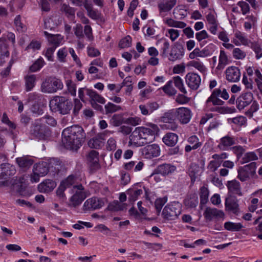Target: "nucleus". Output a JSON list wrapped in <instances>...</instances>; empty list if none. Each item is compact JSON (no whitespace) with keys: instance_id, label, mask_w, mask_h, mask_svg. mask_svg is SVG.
<instances>
[{"instance_id":"nucleus-48","label":"nucleus","mask_w":262,"mask_h":262,"mask_svg":"<svg viewBox=\"0 0 262 262\" xmlns=\"http://www.w3.org/2000/svg\"><path fill=\"white\" fill-rule=\"evenodd\" d=\"M173 81L176 87H177L182 93L185 94L187 91L185 90L183 80L179 76L173 77Z\"/></svg>"},{"instance_id":"nucleus-63","label":"nucleus","mask_w":262,"mask_h":262,"mask_svg":"<svg viewBox=\"0 0 262 262\" xmlns=\"http://www.w3.org/2000/svg\"><path fill=\"white\" fill-rule=\"evenodd\" d=\"M232 53L233 57L236 59H242L246 55L245 52L238 48L234 49Z\"/></svg>"},{"instance_id":"nucleus-62","label":"nucleus","mask_w":262,"mask_h":262,"mask_svg":"<svg viewBox=\"0 0 262 262\" xmlns=\"http://www.w3.org/2000/svg\"><path fill=\"white\" fill-rule=\"evenodd\" d=\"M235 36L238 39L241 43L245 46H249V43L251 42L243 34L239 31H237L235 33Z\"/></svg>"},{"instance_id":"nucleus-57","label":"nucleus","mask_w":262,"mask_h":262,"mask_svg":"<svg viewBox=\"0 0 262 262\" xmlns=\"http://www.w3.org/2000/svg\"><path fill=\"white\" fill-rule=\"evenodd\" d=\"M112 124L115 126H119L123 123V118L121 114H115L111 118Z\"/></svg>"},{"instance_id":"nucleus-23","label":"nucleus","mask_w":262,"mask_h":262,"mask_svg":"<svg viewBox=\"0 0 262 262\" xmlns=\"http://www.w3.org/2000/svg\"><path fill=\"white\" fill-rule=\"evenodd\" d=\"M202 169L199 165L195 163H192L188 169V174L191 178L192 182L195 181V179L201 175Z\"/></svg>"},{"instance_id":"nucleus-7","label":"nucleus","mask_w":262,"mask_h":262,"mask_svg":"<svg viewBox=\"0 0 262 262\" xmlns=\"http://www.w3.org/2000/svg\"><path fill=\"white\" fill-rule=\"evenodd\" d=\"M49 171V164L47 162H42L36 164L33 166V174L31 175V181L37 182L40 177L46 176Z\"/></svg>"},{"instance_id":"nucleus-42","label":"nucleus","mask_w":262,"mask_h":262,"mask_svg":"<svg viewBox=\"0 0 262 262\" xmlns=\"http://www.w3.org/2000/svg\"><path fill=\"white\" fill-rule=\"evenodd\" d=\"M61 11L64 13L66 15L70 18H72L75 16V8L70 6L69 5L63 4L61 5Z\"/></svg>"},{"instance_id":"nucleus-6","label":"nucleus","mask_w":262,"mask_h":262,"mask_svg":"<svg viewBox=\"0 0 262 262\" xmlns=\"http://www.w3.org/2000/svg\"><path fill=\"white\" fill-rule=\"evenodd\" d=\"M180 213L181 205L175 202L167 205L162 212L163 217L168 220H175Z\"/></svg>"},{"instance_id":"nucleus-38","label":"nucleus","mask_w":262,"mask_h":262,"mask_svg":"<svg viewBox=\"0 0 262 262\" xmlns=\"http://www.w3.org/2000/svg\"><path fill=\"white\" fill-rule=\"evenodd\" d=\"M86 94L90 97L91 102H98L101 104H104L105 102L104 98L92 90H86Z\"/></svg>"},{"instance_id":"nucleus-28","label":"nucleus","mask_w":262,"mask_h":262,"mask_svg":"<svg viewBox=\"0 0 262 262\" xmlns=\"http://www.w3.org/2000/svg\"><path fill=\"white\" fill-rule=\"evenodd\" d=\"M25 90L27 92L31 91L35 85L36 76L34 74L27 75L24 77Z\"/></svg>"},{"instance_id":"nucleus-47","label":"nucleus","mask_w":262,"mask_h":262,"mask_svg":"<svg viewBox=\"0 0 262 262\" xmlns=\"http://www.w3.org/2000/svg\"><path fill=\"white\" fill-rule=\"evenodd\" d=\"M208 196H209V190L208 189L203 186L200 189V201L201 204L202 205H204L207 203L208 200Z\"/></svg>"},{"instance_id":"nucleus-41","label":"nucleus","mask_w":262,"mask_h":262,"mask_svg":"<svg viewBox=\"0 0 262 262\" xmlns=\"http://www.w3.org/2000/svg\"><path fill=\"white\" fill-rule=\"evenodd\" d=\"M211 111L216 112L221 114H232L236 112L234 107L225 106H214L209 108Z\"/></svg>"},{"instance_id":"nucleus-59","label":"nucleus","mask_w":262,"mask_h":262,"mask_svg":"<svg viewBox=\"0 0 262 262\" xmlns=\"http://www.w3.org/2000/svg\"><path fill=\"white\" fill-rule=\"evenodd\" d=\"M66 84L68 87L69 92L73 96L76 95V85L71 80H68L66 81Z\"/></svg>"},{"instance_id":"nucleus-64","label":"nucleus","mask_w":262,"mask_h":262,"mask_svg":"<svg viewBox=\"0 0 262 262\" xmlns=\"http://www.w3.org/2000/svg\"><path fill=\"white\" fill-rule=\"evenodd\" d=\"M98 154V152L96 150L90 151L87 155V160L89 162L99 161Z\"/></svg>"},{"instance_id":"nucleus-13","label":"nucleus","mask_w":262,"mask_h":262,"mask_svg":"<svg viewBox=\"0 0 262 262\" xmlns=\"http://www.w3.org/2000/svg\"><path fill=\"white\" fill-rule=\"evenodd\" d=\"M252 100L253 94L251 92L243 94L236 99V107L239 110H243L249 105Z\"/></svg>"},{"instance_id":"nucleus-1","label":"nucleus","mask_w":262,"mask_h":262,"mask_svg":"<svg viewBox=\"0 0 262 262\" xmlns=\"http://www.w3.org/2000/svg\"><path fill=\"white\" fill-rule=\"evenodd\" d=\"M84 138L83 128L78 125H73L63 130L62 142L66 148L77 150L81 146Z\"/></svg>"},{"instance_id":"nucleus-19","label":"nucleus","mask_w":262,"mask_h":262,"mask_svg":"<svg viewBox=\"0 0 262 262\" xmlns=\"http://www.w3.org/2000/svg\"><path fill=\"white\" fill-rule=\"evenodd\" d=\"M176 167L170 164L164 163L158 165L155 169L156 173H159L163 176H166L174 172Z\"/></svg>"},{"instance_id":"nucleus-44","label":"nucleus","mask_w":262,"mask_h":262,"mask_svg":"<svg viewBox=\"0 0 262 262\" xmlns=\"http://www.w3.org/2000/svg\"><path fill=\"white\" fill-rule=\"evenodd\" d=\"M45 62L43 58L40 57L37 59L33 64L29 67V71L31 72H35L39 71L45 64Z\"/></svg>"},{"instance_id":"nucleus-3","label":"nucleus","mask_w":262,"mask_h":262,"mask_svg":"<svg viewBox=\"0 0 262 262\" xmlns=\"http://www.w3.org/2000/svg\"><path fill=\"white\" fill-rule=\"evenodd\" d=\"M256 163L255 162L239 167L237 170V178L242 182L249 180L251 178L256 177Z\"/></svg>"},{"instance_id":"nucleus-2","label":"nucleus","mask_w":262,"mask_h":262,"mask_svg":"<svg viewBox=\"0 0 262 262\" xmlns=\"http://www.w3.org/2000/svg\"><path fill=\"white\" fill-rule=\"evenodd\" d=\"M50 106L54 112H58L62 115H67L71 111L73 103L64 97L56 96L50 101Z\"/></svg>"},{"instance_id":"nucleus-43","label":"nucleus","mask_w":262,"mask_h":262,"mask_svg":"<svg viewBox=\"0 0 262 262\" xmlns=\"http://www.w3.org/2000/svg\"><path fill=\"white\" fill-rule=\"evenodd\" d=\"M215 95V93H212L207 100L206 104L208 107L210 106V103H212L213 105H222L224 104V101L219 99V97Z\"/></svg>"},{"instance_id":"nucleus-30","label":"nucleus","mask_w":262,"mask_h":262,"mask_svg":"<svg viewBox=\"0 0 262 262\" xmlns=\"http://www.w3.org/2000/svg\"><path fill=\"white\" fill-rule=\"evenodd\" d=\"M235 141V138L226 136L221 139L219 146L223 149H226V148L235 144L236 143Z\"/></svg>"},{"instance_id":"nucleus-34","label":"nucleus","mask_w":262,"mask_h":262,"mask_svg":"<svg viewBox=\"0 0 262 262\" xmlns=\"http://www.w3.org/2000/svg\"><path fill=\"white\" fill-rule=\"evenodd\" d=\"M83 6L86 10L88 15L93 19H97L99 17V14L96 11L94 10L93 5L89 3L88 0H85L83 3Z\"/></svg>"},{"instance_id":"nucleus-36","label":"nucleus","mask_w":262,"mask_h":262,"mask_svg":"<svg viewBox=\"0 0 262 262\" xmlns=\"http://www.w3.org/2000/svg\"><path fill=\"white\" fill-rule=\"evenodd\" d=\"M172 13L176 19L184 18L187 15V10L183 6H178L174 9Z\"/></svg>"},{"instance_id":"nucleus-16","label":"nucleus","mask_w":262,"mask_h":262,"mask_svg":"<svg viewBox=\"0 0 262 262\" xmlns=\"http://www.w3.org/2000/svg\"><path fill=\"white\" fill-rule=\"evenodd\" d=\"M226 79L231 82H236L239 81L241 77L239 69L236 67H228L225 72Z\"/></svg>"},{"instance_id":"nucleus-53","label":"nucleus","mask_w":262,"mask_h":262,"mask_svg":"<svg viewBox=\"0 0 262 262\" xmlns=\"http://www.w3.org/2000/svg\"><path fill=\"white\" fill-rule=\"evenodd\" d=\"M166 24L169 27L184 28L186 24L183 21H176L172 18H168L166 20Z\"/></svg>"},{"instance_id":"nucleus-39","label":"nucleus","mask_w":262,"mask_h":262,"mask_svg":"<svg viewBox=\"0 0 262 262\" xmlns=\"http://www.w3.org/2000/svg\"><path fill=\"white\" fill-rule=\"evenodd\" d=\"M228 63V58L224 50L220 51L219 63L216 69L219 70H223L225 67Z\"/></svg>"},{"instance_id":"nucleus-61","label":"nucleus","mask_w":262,"mask_h":262,"mask_svg":"<svg viewBox=\"0 0 262 262\" xmlns=\"http://www.w3.org/2000/svg\"><path fill=\"white\" fill-rule=\"evenodd\" d=\"M74 34L79 39H82L84 37L83 33V27L80 24H77L76 26L73 28Z\"/></svg>"},{"instance_id":"nucleus-55","label":"nucleus","mask_w":262,"mask_h":262,"mask_svg":"<svg viewBox=\"0 0 262 262\" xmlns=\"http://www.w3.org/2000/svg\"><path fill=\"white\" fill-rule=\"evenodd\" d=\"M143 191L141 189H129L127 193L129 194L128 200L130 202H134L138 198V197L142 193Z\"/></svg>"},{"instance_id":"nucleus-5","label":"nucleus","mask_w":262,"mask_h":262,"mask_svg":"<svg viewBox=\"0 0 262 262\" xmlns=\"http://www.w3.org/2000/svg\"><path fill=\"white\" fill-rule=\"evenodd\" d=\"M63 88L61 81L55 77H49L41 85V90L43 93H54Z\"/></svg>"},{"instance_id":"nucleus-15","label":"nucleus","mask_w":262,"mask_h":262,"mask_svg":"<svg viewBox=\"0 0 262 262\" xmlns=\"http://www.w3.org/2000/svg\"><path fill=\"white\" fill-rule=\"evenodd\" d=\"M224 215L225 214L222 210L216 208L207 207L204 212V217L209 221H212L213 219L223 218Z\"/></svg>"},{"instance_id":"nucleus-10","label":"nucleus","mask_w":262,"mask_h":262,"mask_svg":"<svg viewBox=\"0 0 262 262\" xmlns=\"http://www.w3.org/2000/svg\"><path fill=\"white\" fill-rule=\"evenodd\" d=\"M31 131L35 137L41 140H45L50 135L49 128L38 124H34Z\"/></svg>"},{"instance_id":"nucleus-52","label":"nucleus","mask_w":262,"mask_h":262,"mask_svg":"<svg viewBox=\"0 0 262 262\" xmlns=\"http://www.w3.org/2000/svg\"><path fill=\"white\" fill-rule=\"evenodd\" d=\"M188 142L193 147V150L198 149L202 145V143L199 141V138L195 135L190 136L188 139Z\"/></svg>"},{"instance_id":"nucleus-32","label":"nucleus","mask_w":262,"mask_h":262,"mask_svg":"<svg viewBox=\"0 0 262 262\" xmlns=\"http://www.w3.org/2000/svg\"><path fill=\"white\" fill-rule=\"evenodd\" d=\"M77 180V178L76 176L71 174L61 181L60 184L62 185L63 187H65L66 189L72 186H73L74 189H77V187H74L75 186L78 185H76Z\"/></svg>"},{"instance_id":"nucleus-40","label":"nucleus","mask_w":262,"mask_h":262,"mask_svg":"<svg viewBox=\"0 0 262 262\" xmlns=\"http://www.w3.org/2000/svg\"><path fill=\"white\" fill-rule=\"evenodd\" d=\"M244 227L240 223H233L227 222L224 224V228L226 230L230 231H239Z\"/></svg>"},{"instance_id":"nucleus-58","label":"nucleus","mask_w":262,"mask_h":262,"mask_svg":"<svg viewBox=\"0 0 262 262\" xmlns=\"http://www.w3.org/2000/svg\"><path fill=\"white\" fill-rule=\"evenodd\" d=\"M132 44V38L130 36L128 35L122 39L119 43V47L120 48H128Z\"/></svg>"},{"instance_id":"nucleus-25","label":"nucleus","mask_w":262,"mask_h":262,"mask_svg":"<svg viewBox=\"0 0 262 262\" xmlns=\"http://www.w3.org/2000/svg\"><path fill=\"white\" fill-rule=\"evenodd\" d=\"M44 34L48 38L49 42L52 45V47H55L56 49L59 46L63 38L60 35H53L45 31Z\"/></svg>"},{"instance_id":"nucleus-24","label":"nucleus","mask_w":262,"mask_h":262,"mask_svg":"<svg viewBox=\"0 0 262 262\" xmlns=\"http://www.w3.org/2000/svg\"><path fill=\"white\" fill-rule=\"evenodd\" d=\"M1 171V176L2 177L5 176H10L15 174V167L9 163H3L0 166Z\"/></svg>"},{"instance_id":"nucleus-18","label":"nucleus","mask_w":262,"mask_h":262,"mask_svg":"<svg viewBox=\"0 0 262 262\" xmlns=\"http://www.w3.org/2000/svg\"><path fill=\"white\" fill-rule=\"evenodd\" d=\"M225 209L233 213H236L239 210L237 199L231 194H228L225 200Z\"/></svg>"},{"instance_id":"nucleus-8","label":"nucleus","mask_w":262,"mask_h":262,"mask_svg":"<svg viewBox=\"0 0 262 262\" xmlns=\"http://www.w3.org/2000/svg\"><path fill=\"white\" fill-rule=\"evenodd\" d=\"M106 200L97 197H93L87 200L84 203L83 208L85 210H94L101 208L105 205Z\"/></svg>"},{"instance_id":"nucleus-56","label":"nucleus","mask_w":262,"mask_h":262,"mask_svg":"<svg viewBox=\"0 0 262 262\" xmlns=\"http://www.w3.org/2000/svg\"><path fill=\"white\" fill-rule=\"evenodd\" d=\"M212 93H215L216 96L220 97L224 100H227L229 97L228 92L224 88L216 89L214 90Z\"/></svg>"},{"instance_id":"nucleus-4","label":"nucleus","mask_w":262,"mask_h":262,"mask_svg":"<svg viewBox=\"0 0 262 262\" xmlns=\"http://www.w3.org/2000/svg\"><path fill=\"white\" fill-rule=\"evenodd\" d=\"M140 133L143 141L145 144L153 142L155 139V136L157 135L159 132L158 126L155 124H150L148 127H137Z\"/></svg>"},{"instance_id":"nucleus-14","label":"nucleus","mask_w":262,"mask_h":262,"mask_svg":"<svg viewBox=\"0 0 262 262\" xmlns=\"http://www.w3.org/2000/svg\"><path fill=\"white\" fill-rule=\"evenodd\" d=\"M184 49L182 45L179 43H176L172 47L168 59L170 61H174L180 59L184 55Z\"/></svg>"},{"instance_id":"nucleus-29","label":"nucleus","mask_w":262,"mask_h":262,"mask_svg":"<svg viewBox=\"0 0 262 262\" xmlns=\"http://www.w3.org/2000/svg\"><path fill=\"white\" fill-rule=\"evenodd\" d=\"M178 136L174 133H167L163 138V142L168 146H173L177 143Z\"/></svg>"},{"instance_id":"nucleus-45","label":"nucleus","mask_w":262,"mask_h":262,"mask_svg":"<svg viewBox=\"0 0 262 262\" xmlns=\"http://www.w3.org/2000/svg\"><path fill=\"white\" fill-rule=\"evenodd\" d=\"M172 84V81L170 80L162 88L164 92L169 96H173L177 93V91L173 88Z\"/></svg>"},{"instance_id":"nucleus-21","label":"nucleus","mask_w":262,"mask_h":262,"mask_svg":"<svg viewBox=\"0 0 262 262\" xmlns=\"http://www.w3.org/2000/svg\"><path fill=\"white\" fill-rule=\"evenodd\" d=\"M56 186L55 181L46 180L38 186V189L40 192H49L52 191Z\"/></svg>"},{"instance_id":"nucleus-35","label":"nucleus","mask_w":262,"mask_h":262,"mask_svg":"<svg viewBox=\"0 0 262 262\" xmlns=\"http://www.w3.org/2000/svg\"><path fill=\"white\" fill-rule=\"evenodd\" d=\"M49 170L52 171L54 174H58L61 169V162L57 159L52 158L50 160L49 163Z\"/></svg>"},{"instance_id":"nucleus-37","label":"nucleus","mask_w":262,"mask_h":262,"mask_svg":"<svg viewBox=\"0 0 262 262\" xmlns=\"http://www.w3.org/2000/svg\"><path fill=\"white\" fill-rule=\"evenodd\" d=\"M177 0H167L158 5L160 12H168L176 5Z\"/></svg>"},{"instance_id":"nucleus-12","label":"nucleus","mask_w":262,"mask_h":262,"mask_svg":"<svg viewBox=\"0 0 262 262\" xmlns=\"http://www.w3.org/2000/svg\"><path fill=\"white\" fill-rule=\"evenodd\" d=\"M142 152L145 158L151 159L160 156V149L157 144H151L144 147Z\"/></svg>"},{"instance_id":"nucleus-20","label":"nucleus","mask_w":262,"mask_h":262,"mask_svg":"<svg viewBox=\"0 0 262 262\" xmlns=\"http://www.w3.org/2000/svg\"><path fill=\"white\" fill-rule=\"evenodd\" d=\"M139 129L136 128L134 131H133L129 136V144L133 145L136 147L143 146L145 144L144 141H143Z\"/></svg>"},{"instance_id":"nucleus-11","label":"nucleus","mask_w":262,"mask_h":262,"mask_svg":"<svg viewBox=\"0 0 262 262\" xmlns=\"http://www.w3.org/2000/svg\"><path fill=\"white\" fill-rule=\"evenodd\" d=\"M177 117L182 124L188 123L192 117L191 111L187 107H182L176 110Z\"/></svg>"},{"instance_id":"nucleus-22","label":"nucleus","mask_w":262,"mask_h":262,"mask_svg":"<svg viewBox=\"0 0 262 262\" xmlns=\"http://www.w3.org/2000/svg\"><path fill=\"white\" fill-rule=\"evenodd\" d=\"M227 186L229 190L228 194H234L240 196L242 195L240 183L237 181L233 180L228 181Z\"/></svg>"},{"instance_id":"nucleus-46","label":"nucleus","mask_w":262,"mask_h":262,"mask_svg":"<svg viewBox=\"0 0 262 262\" xmlns=\"http://www.w3.org/2000/svg\"><path fill=\"white\" fill-rule=\"evenodd\" d=\"M250 43V47L256 54V58L257 59H259L262 57V49L260 45L256 41L251 42Z\"/></svg>"},{"instance_id":"nucleus-31","label":"nucleus","mask_w":262,"mask_h":262,"mask_svg":"<svg viewBox=\"0 0 262 262\" xmlns=\"http://www.w3.org/2000/svg\"><path fill=\"white\" fill-rule=\"evenodd\" d=\"M104 144V139L100 135H98L92 138L88 142V145L92 148H99Z\"/></svg>"},{"instance_id":"nucleus-17","label":"nucleus","mask_w":262,"mask_h":262,"mask_svg":"<svg viewBox=\"0 0 262 262\" xmlns=\"http://www.w3.org/2000/svg\"><path fill=\"white\" fill-rule=\"evenodd\" d=\"M186 82L188 86L192 90H197L201 83L199 75L194 73H189L186 76Z\"/></svg>"},{"instance_id":"nucleus-26","label":"nucleus","mask_w":262,"mask_h":262,"mask_svg":"<svg viewBox=\"0 0 262 262\" xmlns=\"http://www.w3.org/2000/svg\"><path fill=\"white\" fill-rule=\"evenodd\" d=\"M210 51L206 48L200 50L199 48H195L192 52H191L189 55V57L191 59H193L197 57H206L210 55Z\"/></svg>"},{"instance_id":"nucleus-33","label":"nucleus","mask_w":262,"mask_h":262,"mask_svg":"<svg viewBox=\"0 0 262 262\" xmlns=\"http://www.w3.org/2000/svg\"><path fill=\"white\" fill-rule=\"evenodd\" d=\"M126 203H121L118 201H114L108 205L106 209L111 211H118L126 210Z\"/></svg>"},{"instance_id":"nucleus-60","label":"nucleus","mask_w":262,"mask_h":262,"mask_svg":"<svg viewBox=\"0 0 262 262\" xmlns=\"http://www.w3.org/2000/svg\"><path fill=\"white\" fill-rule=\"evenodd\" d=\"M167 202V198L164 197L162 198L157 199L155 202V206L157 211L159 212H160L162 207Z\"/></svg>"},{"instance_id":"nucleus-9","label":"nucleus","mask_w":262,"mask_h":262,"mask_svg":"<svg viewBox=\"0 0 262 262\" xmlns=\"http://www.w3.org/2000/svg\"><path fill=\"white\" fill-rule=\"evenodd\" d=\"M74 187H77V190L70 198V202L71 205L73 207H76L79 205L85 199V193L83 191L84 189L82 185L80 184L78 186H75Z\"/></svg>"},{"instance_id":"nucleus-49","label":"nucleus","mask_w":262,"mask_h":262,"mask_svg":"<svg viewBox=\"0 0 262 262\" xmlns=\"http://www.w3.org/2000/svg\"><path fill=\"white\" fill-rule=\"evenodd\" d=\"M189 64L197 69L203 75H205L207 72V68L201 62L192 60L190 62Z\"/></svg>"},{"instance_id":"nucleus-50","label":"nucleus","mask_w":262,"mask_h":262,"mask_svg":"<svg viewBox=\"0 0 262 262\" xmlns=\"http://www.w3.org/2000/svg\"><path fill=\"white\" fill-rule=\"evenodd\" d=\"M122 109L119 105H117L113 103L108 102L105 105V114H111L120 111Z\"/></svg>"},{"instance_id":"nucleus-27","label":"nucleus","mask_w":262,"mask_h":262,"mask_svg":"<svg viewBox=\"0 0 262 262\" xmlns=\"http://www.w3.org/2000/svg\"><path fill=\"white\" fill-rule=\"evenodd\" d=\"M16 162L19 167L24 170L28 169L33 163V160L27 157L17 158Z\"/></svg>"},{"instance_id":"nucleus-54","label":"nucleus","mask_w":262,"mask_h":262,"mask_svg":"<svg viewBox=\"0 0 262 262\" xmlns=\"http://www.w3.org/2000/svg\"><path fill=\"white\" fill-rule=\"evenodd\" d=\"M66 189L65 187L60 184L56 191V196L60 203H63L66 200L67 198L64 193Z\"/></svg>"},{"instance_id":"nucleus-51","label":"nucleus","mask_w":262,"mask_h":262,"mask_svg":"<svg viewBox=\"0 0 262 262\" xmlns=\"http://www.w3.org/2000/svg\"><path fill=\"white\" fill-rule=\"evenodd\" d=\"M258 157L256 154L254 152H249L246 153L244 157L242 158V161H241L242 164L249 162L252 161L257 160Z\"/></svg>"}]
</instances>
